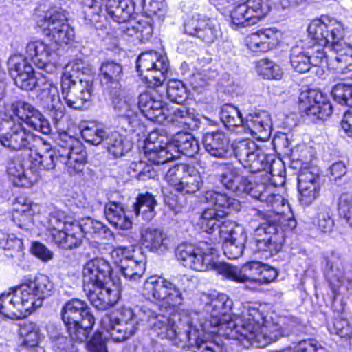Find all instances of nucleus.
Here are the masks:
<instances>
[{
	"instance_id": "nucleus-63",
	"label": "nucleus",
	"mask_w": 352,
	"mask_h": 352,
	"mask_svg": "<svg viewBox=\"0 0 352 352\" xmlns=\"http://www.w3.org/2000/svg\"><path fill=\"white\" fill-rule=\"evenodd\" d=\"M338 210L340 217L352 228V194L344 192L340 195Z\"/></svg>"
},
{
	"instance_id": "nucleus-18",
	"label": "nucleus",
	"mask_w": 352,
	"mask_h": 352,
	"mask_svg": "<svg viewBox=\"0 0 352 352\" xmlns=\"http://www.w3.org/2000/svg\"><path fill=\"white\" fill-rule=\"evenodd\" d=\"M233 151L239 161L251 172H260L267 166L266 156L252 140H243L236 142Z\"/></svg>"
},
{
	"instance_id": "nucleus-29",
	"label": "nucleus",
	"mask_w": 352,
	"mask_h": 352,
	"mask_svg": "<svg viewBox=\"0 0 352 352\" xmlns=\"http://www.w3.org/2000/svg\"><path fill=\"white\" fill-rule=\"evenodd\" d=\"M272 126L271 117L267 111H254L245 116L243 129L257 140L265 141L270 137Z\"/></svg>"
},
{
	"instance_id": "nucleus-31",
	"label": "nucleus",
	"mask_w": 352,
	"mask_h": 352,
	"mask_svg": "<svg viewBox=\"0 0 352 352\" xmlns=\"http://www.w3.org/2000/svg\"><path fill=\"white\" fill-rule=\"evenodd\" d=\"M87 293L91 305L98 310H106L113 307L119 299L118 288L113 285L111 287L110 282L103 285L94 286Z\"/></svg>"
},
{
	"instance_id": "nucleus-38",
	"label": "nucleus",
	"mask_w": 352,
	"mask_h": 352,
	"mask_svg": "<svg viewBox=\"0 0 352 352\" xmlns=\"http://www.w3.org/2000/svg\"><path fill=\"white\" fill-rule=\"evenodd\" d=\"M206 151L217 158H225L229 151V139L221 131L206 133L203 138Z\"/></svg>"
},
{
	"instance_id": "nucleus-24",
	"label": "nucleus",
	"mask_w": 352,
	"mask_h": 352,
	"mask_svg": "<svg viewBox=\"0 0 352 352\" xmlns=\"http://www.w3.org/2000/svg\"><path fill=\"white\" fill-rule=\"evenodd\" d=\"M138 112L142 113L148 120L162 122L168 116L170 110L164 105L162 97L153 90L139 95Z\"/></svg>"
},
{
	"instance_id": "nucleus-46",
	"label": "nucleus",
	"mask_w": 352,
	"mask_h": 352,
	"mask_svg": "<svg viewBox=\"0 0 352 352\" xmlns=\"http://www.w3.org/2000/svg\"><path fill=\"white\" fill-rule=\"evenodd\" d=\"M105 10L114 21L121 23L130 19L134 8L123 0H107Z\"/></svg>"
},
{
	"instance_id": "nucleus-49",
	"label": "nucleus",
	"mask_w": 352,
	"mask_h": 352,
	"mask_svg": "<svg viewBox=\"0 0 352 352\" xmlns=\"http://www.w3.org/2000/svg\"><path fill=\"white\" fill-rule=\"evenodd\" d=\"M20 334L23 337V346L21 347L19 352H38L35 346L41 338V333L35 323H24L21 327Z\"/></svg>"
},
{
	"instance_id": "nucleus-15",
	"label": "nucleus",
	"mask_w": 352,
	"mask_h": 352,
	"mask_svg": "<svg viewBox=\"0 0 352 352\" xmlns=\"http://www.w3.org/2000/svg\"><path fill=\"white\" fill-rule=\"evenodd\" d=\"M270 11L267 0H247L230 12L231 25L241 28L256 23Z\"/></svg>"
},
{
	"instance_id": "nucleus-40",
	"label": "nucleus",
	"mask_w": 352,
	"mask_h": 352,
	"mask_svg": "<svg viewBox=\"0 0 352 352\" xmlns=\"http://www.w3.org/2000/svg\"><path fill=\"white\" fill-rule=\"evenodd\" d=\"M206 245V243H200L187 267L199 272H205L214 268L217 271V266L221 263L216 264L213 262L212 254L214 250L212 248H205Z\"/></svg>"
},
{
	"instance_id": "nucleus-22",
	"label": "nucleus",
	"mask_w": 352,
	"mask_h": 352,
	"mask_svg": "<svg viewBox=\"0 0 352 352\" xmlns=\"http://www.w3.org/2000/svg\"><path fill=\"white\" fill-rule=\"evenodd\" d=\"M21 289L33 311L41 307L43 301L54 292V284L47 275L39 274L32 280L20 285Z\"/></svg>"
},
{
	"instance_id": "nucleus-33",
	"label": "nucleus",
	"mask_w": 352,
	"mask_h": 352,
	"mask_svg": "<svg viewBox=\"0 0 352 352\" xmlns=\"http://www.w3.org/2000/svg\"><path fill=\"white\" fill-rule=\"evenodd\" d=\"M7 173L10 180L16 186L30 188L40 178L36 170L32 168L25 169L19 160H14L8 163Z\"/></svg>"
},
{
	"instance_id": "nucleus-36",
	"label": "nucleus",
	"mask_w": 352,
	"mask_h": 352,
	"mask_svg": "<svg viewBox=\"0 0 352 352\" xmlns=\"http://www.w3.org/2000/svg\"><path fill=\"white\" fill-rule=\"evenodd\" d=\"M278 43V31L274 28L260 30L247 38V45L254 52H266L274 48Z\"/></svg>"
},
{
	"instance_id": "nucleus-27",
	"label": "nucleus",
	"mask_w": 352,
	"mask_h": 352,
	"mask_svg": "<svg viewBox=\"0 0 352 352\" xmlns=\"http://www.w3.org/2000/svg\"><path fill=\"white\" fill-rule=\"evenodd\" d=\"M163 140H159L156 133L149 134L144 147L148 160L155 164H164L178 158V152L172 141L166 142L162 146Z\"/></svg>"
},
{
	"instance_id": "nucleus-30",
	"label": "nucleus",
	"mask_w": 352,
	"mask_h": 352,
	"mask_svg": "<svg viewBox=\"0 0 352 352\" xmlns=\"http://www.w3.org/2000/svg\"><path fill=\"white\" fill-rule=\"evenodd\" d=\"M331 54L329 59L330 69L338 73H346L352 70V47L342 38L334 40L329 44Z\"/></svg>"
},
{
	"instance_id": "nucleus-28",
	"label": "nucleus",
	"mask_w": 352,
	"mask_h": 352,
	"mask_svg": "<svg viewBox=\"0 0 352 352\" xmlns=\"http://www.w3.org/2000/svg\"><path fill=\"white\" fill-rule=\"evenodd\" d=\"M263 263L258 261L247 263L241 268L228 263L217 266V272L224 278L235 282H258Z\"/></svg>"
},
{
	"instance_id": "nucleus-5",
	"label": "nucleus",
	"mask_w": 352,
	"mask_h": 352,
	"mask_svg": "<svg viewBox=\"0 0 352 352\" xmlns=\"http://www.w3.org/2000/svg\"><path fill=\"white\" fill-rule=\"evenodd\" d=\"M139 322L133 309L123 307L117 312L106 314L100 321L101 340L109 338L115 342H123L132 337L138 330Z\"/></svg>"
},
{
	"instance_id": "nucleus-8",
	"label": "nucleus",
	"mask_w": 352,
	"mask_h": 352,
	"mask_svg": "<svg viewBox=\"0 0 352 352\" xmlns=\"http://www.w3.org/2000/svg\"><path fill=\"white\" fill-rule=\"evenodd\" d=\"M40 138L27 130L21 122L14 119L0 122V143L11 151H32Z\"/></svg>"
},
{
	"instance_id": "nucleus-62",
	"label": "nucleus",
	"mask_w": 352,
	"mask_h": 352,
	"mask_svg": "<svg viewBox=\"0 0 352 352\" xmlns=\"http://www.w3.org/2000/svg\"><path fill=\"white\" fill-rule=\"evenodd\" d=\"M187 170L188 165L186 164L175 165L169 168L165 175V179L170 186H173L176 191H178Z\"/></svg>"
},
{
	"instance_id": "nucleus-57",
	"label": "nucleus",
	"mask_w": 352,
	"mask_h": 352,
	"mask_svg": "<svg viewBox=\"0 0 352 352\" xmlns=\"http://www.w3.org/2000/svg\"><path fill=\"white\" fill-rule=\"evenodd\" d=\"M256 70L259 76L267 80H280L283 75L281 67L267 58L261 59L257 63Z\"/></svg>"
},
{
	"instance_id": "nucleus-41",
	"label": "nucleus",
	"mask_w": 352,
	"mask_h": 352,
	"mask_svg": "<svg viewBox=\"0 0 352 352\" xmlns=\"http://www.w3.org/2000/svg\"><path fill=\"white\" fill-rule=\"evenodd\" d=\"M104 214L107 221L115 228L120 230L131 228L132 222L126 215L122 204L109 202L105 205Z\"/></svg>"
},
{
	"instance_id": "nucleus-23",
	"label": "nucleus",
	"mask_w": 352,
	"mask_h": 352,
	"mask_svg": "<svg viewBox=\"0 0 352 352\" xmlns=\"http://www.w3.org/2000/svg\"><path fill=\"white\" fill-rule=\"evenodd\" d=\"M307 31L309 36L316 41V44L329 45L334 40L343 37L342 25L327 16L312 21Z\"/></svg>"
},
{
	"instance_id": "nucleus-14",
	"label": "nucleus",
	"mask_w": 352,
	"mask_h": 352,
	"mask_svg": "<svg viewBox=\"0 0 352 352\" xmlns=\"http://www.w3.org/2000/svg\"><path fill=\"white\" fill-rule=\"evenodd\" d=\"M256 214L263 220L255 230L256 238L254 243L257 250L270 252L276 250L281 243L278 239V222L280 216L278 214H267L260 210H256Z\"/></svg>"
},
{
	"instance_id": "nucleus-4",
	"label": "nucleus",
	"mask_w": 352,
	"mask_h": 352,
	"mask_svg": "<svg viewBox=\"0 0 352 352\" xmlns=\"http://www.w3.org/2000/svg\"><path fill=\"white\" fill-rule=\"evenodd\" d=\"M60 315L69 335L79 341L88 340L95 318L85 300L79 298L68 300L62 307Z\"/></svg>"
},
{
	"instance_id": "nucleus-19",
	"label": "nucleus",
	"mask_w": 352,
	"mask_h": 352,
	"mask_svg": "<svg viewBox=\"0 0 352 352\" xmlns=\"http://www.w3.org/2000/svg\"><path fill=\"white\" fill-rule=\"evenodd\" d=\"M186 34L195 36L206 43H214L221 35L219 24L215 19L196 13L184 23Z\"/></svg>"
},
{
	"instance_id": "nucleus-13",
	"label": "nucleus",
	"mask_w": 352,
	"mask_h": 352,
	"mask_svg": "<svg viewBox=\"0 0 352 352\" xmlns=\"http://www.w3.org/2000/svg\"><path fill=\"white\" fill-rule=\"evenodd\" d=\"M8 119L22 121L34 130L47 135L51 133V125L44 116L32 104L24 100H16L6 107Z\"/></svg>"
},
{
	"instance_id": "nucleus-7",
	"label": "nucleus",
	"mask_w": 352,
	"mask_h": 352,
	"mask_svg": "<svg viewBox=\"0 0 352 352\" xmlns=\"http://www.w3.org/2000/svg\"><path fill=\"white\" fill-rule=\"evenodd\" d=\"M232 305L231 300L226 295L222 294L212 299L206 305V311L210 315V322L212 326L218 328L217 333L228 339L233 338L229 336V330H238L240 331V326L242 319V312L240 315H230Z\"/></svg>"
},
{
	"instance_id": "nucleus-48",
	"label": "nucleus",
	"mask_w": 352,
	"mask_h": 352,
	"mask_svg": "<svg viewBox=\"0 0 352 352\" xmlns=\"http://www.w3.org/2000/svg\"><path fill=\"white\" fill-rule=\"evenodd\" d=\"M49 336L54 352H78L77 344L85 342L77 340L70 335L67 337L58 331H50Z\"/></svg>"
},
{
	"instance_id": "nucleus-53",
	"label": "nucleus",
	"mask_w": 352,
	"mask_h": 352,
	"mask_svg": "<svg viewBox=\"0 0 352 352\" xmlns=\"http://www.w3.org/2000/svg\"><path fill=\"white\" fill-rule=\"evenodd\" d=\"M203 185L200 173L194 168L188 166L185 175L177 192L183 194H193Z\"/></svg>"
},
{
	"instance_id": "nucleus-12",
	"label": "nucleus",
	"mask_w": 352,
	"mask_h": 352,
	"mask_svg": "<svg viewBox=\"0 0 352 352\" xmlns=\"http://www.w3.org/2000/svg\"><path fill=\"white\" fill-rule=\"evenodd\" d=\"M60 161L67 172L72 175L82 172L87 164V152L82 144L66 133L60 135Z\"/></svg>"
},
{
	"instance_id": "nucleus-44",
	"label": "nucleus",
	"mask_w": 352,
	"mask_h": 352,
	"mask_svg": "<svg viewBox=\"0 0 352 352\" xmlns=\"http://www.w3.org/2000/svg\"><path fill=\"white\" fill-rule=\"evenodd\" d=\"M171 141L178 152V158L180 154L189 157H193L199 151L198 141L190 133H178Z\"/></svg>"
},
{
	"instance_id": "nucleus-43",
	"label": "nucleus",
	"mask_w": 352,
	"mask_h": 352,
	"mask_svg": "<svg viewBox=\"0 0 352 352\" xmlns=\"http://www.w3.org/2000/svg\"><path fill=\"white\" fill-rule=\"evenodd\" d=\"M26 54L36 66H43L46 61L57 56L56 52L42 41L30 42L26 46Z\"/></svg>"
},
{
	"instance_id": "nucleus-60",
	"label": "nucleus",
	"mask_w": 352,
	"mask_h": 352,
	"mask_svg": "<svg viewBox=\"0 0 352 352\" xmlns=\"http://www.w3.org/2000/svg\"><path fill=\"white\" fill-rule=\"evenodd\" d=\"M168 98L173 102L180 104L187 98L186 89L180 80H171L166 88Z\"/></svg>"
},
{
	"instance_id": "nucleus-16",
	"label": "nucleus",
	"mask_w": 352,
	"mask_h": 352,
	"mask_svg": "<svg viewBox=\"0 0 352 352\" xmlns=\"http://www.w3.org/2000/svg\"><path fill=\"white\" fill-rule=\"evenodd\" d=\"M76 222L72 221L64 211L54 210L51 212L47 219V231L53 241L60 248L65 250L72 249V229Z\"/></svg>"
},
{
	"instance_id": "nucleus-42",
	"label": "nucleus",
	"mask_w": 352,
	"mask_h": 352,
	"mask_svg": "<svg viewBox=\"0 0 352 352\" xmlns=\"http://www.w3.org/2000/svg\"><path fill=\"white\" fill-rule=\"evenodd\" d=\"M219 229L220 237L224 241L238 243L239 244H245L247 241V234L245 228L236 222L227 220L219 223Z\"/></svg>"
},
{
	"instance_id": "nucleus-51",
	"label": "nucleus",
	"mask_w": 352,
	"mask_h": 352,
	"mask_svg": "<svg viewBox=\"0 0 352 352\" xmlns=\"http://www.w3.org/2000/svg\"><path fill=\"white\" fill-rule=\"evenodd\" d=\"M104 146L116 157L123 155L131 148V144L125 141L124 137L117 132H108L104 139Z\"/></svg>"
},
{
	"instance_id": "nucleus-17",
	"label": "nucleus",
	"mask_w": 352,
	"mask_h": 352,
	"mask_svg": "<svg viewBox=\"0 0 352 352\" xmlns=\"http://www.w3.org/2000/svg\"><path fill=\"white\" fill-rule=\"evenodd\" d=\"M36 98L41 106L48 112L54 124L58 125L65 114V108L60 100L57 86L51 80L41 82Z\"/></svg>"
},
{
	"instance_id": "nucleus-21",
	"label": "nucleus",
	"mask_w": 352,
	"mask_h": 352,
	"mask_svg": "<svg viewBox=\"0 0 352 352\" xmlns=\"http://www.w3.org/2000/svg\"><path fill=\"white\" fill-rule=\"evenodd\" d=\"M10 291L0 296V312L5 317L12 319L25 318L30 315L32 310L20 285L10 289Z\"/></svg>"
},
{
	"instance_id": "nucleus-6",
	"label": "nucleus",
	"mask_w": 352,
	"mask_h": 352,
	"mask_svg": "<svg viewBox=\"0 0 352 352\" xmlns=\"http://www.w3.org/2000/svg\"><path fill=\"white\" fill-rule=\"evenodd\" d=\"M203 197L206 202L214 205L213 208L206 209L200 218L201 227L206 232H214L232 210H239L240 208L239 201L225 193L207 190L204 192Z\"/></svg>"
},
{
	"instance_id": "nucleus-2",
	"label": "nucleus",
	"mask_w": 352,
	"mask_h": 352,
	"mask_svg": "<svg viewBox=\"0 0 352 352\" xmlns=\"http://www.w3.org/2000/svg\"><path fill=\"white\" fill-rule=\"evenodd\" d=\"M261 305L247 303L243 306L240 331L229 330L233 340L246 339L252 342L265 346L283 336H288L293 329L288 325L283 327L267 318L260 309Z\"/></svg>"
},
{
	"instance_id": "nucleus-50",
	"label": "nucleus",
	"mask_w": 352,
	"mask_h": 352,
	"mask_svg": "<svg viewBox=\"0 0 352 352\" xmlns=\"http://www.w3.org/2000/svg\"><path fill=\"white\" fill-rule=\"evenodd\" d=\"M220 118L226 127L230 131L243 129L245 118L239 109L230 104H226L221 107Z\"/></svg>"
},
{
	"instance_id": "nucleus-39",
	"label": "nucleus",
	"mask_w": 352,
	"mask_h": 352,
	"mask_svg": "<svg viewBox=\"0 0 352 352\" xmlns=\"http://www.w3.org/2000/svg\"><path fill=\"white\" fill-rule=\"evenodd\" d=\"M142 244L152 252H164L168 248L170 240L162 230L147 228L141 232Z\"/></svg>"
},
{
	"instance_id": "nucleus-26",
	"label": "nucleus",
	"mask_w": 352,
	"mask_h": 352,
	"mask_svg": "<svg viewBox=\"0 0 352 352\" xmlns=\"http://www.w3.org/2000/svg\"><path fill=\"white\" fill-rule=\"evenodd\" d=\"M299 108L307 116L325 120L332 114L330 102L322 100V94L314 89L302 91L299 96Z\"/></svg>"
},
{
	"instance_id": "nucleus-10",
	"label": "nucleus",
	"mask_w": 352,
	"mask_h": 352,
	"mask_svg": "<svg viewBox=\"0 0 352 352\" xmlns=\"http://www.w3.org/2000/svg\"><path fill=\"white\" fill-rule=\"evenodd\" d=\"M137 71L140 76L148 73L144 77L149 86L158 87L165 82L169 68V63L166 56L155 51L142 52L136 62Z\"/></svg>"
},
{
	"instance_id": "nucleus-1",
	"label": "nucleus",
	"mask_w": 352,
	"mask_h": 352,
	"mask_svg": "<svg viewBox=\"0 0 352 352\" xmlns=\"http://www.w3.org/2000/svg\"><path fill=\"white\" fill-rule=\"evenodd\" d=\"M140 316L159 338L167 339L178 347L195 346L196 352H223V346L219 344L199 338L195 324L197 317L196 312H176L166 316L142 306L140 309Z\"/></svg>"
},
{
	"instance_id": "nucleus-35",
	"label": "nucleus",
	"mask_w": 352,
	"mask_h": 352,
	"mask_svg": "<svg viewBox=\"0 0 352 352\" xmlns=\"http://www.w3.org/2000/svg\"><path fill=\"white\" fill-rule=\"evenodd\" d=\"M324 274L334 295H337L345 280L343 261L338 254L332 252L326 258Z\"/></svg>"
},
{
	"instance_id": "nucleus-54",
	"label": "nucleus",
	"mask_w": 352,
	"mask_h": 352,
	"mask_svg": "<svg viewBox=\"0 0 352 352\" xmlns=\"http://www.w3.org/2000/svg\"><path fill=\"white\" fill-rule=\"evenodd\" d=\"M22 248L21 239L14 234L8 235L6 238L0 240V258L5 260L20 256Z\"/></svg>"
},
{
	"instance_id": "nucleus-34",
	"label": "nucleus",
	"mask_w": 352,
	"mask_h": 352,
	"mask_svg": "<svg viewBox=\"0 0 352 352\" xmlns=\"http://www.w3.org/2000/svg\"><path fill=\"white\" fill-rule=\"evenodd\" d=\"M220 182L228 189L240 195L247 190L248 177L241 175V170L232 164L221 165Z\"/></svg>"
},
{
	"instance_id": "nucleus-64",
	"label": "nucleus",
	"mask_w": 352,
	"mask_h": 352,
	"mask_svg": "<svg viewBox=\"0 0 352 352\" xmlns=\"http://www.w3.org/2000/svg\"><path fill=\"white\" fill-rule=\"evenodd\" d=\"M331 94L334 100L342 105L352 107V86L336 85L332 89Z\"/></svg>"
},
{
	"instance_id": "nucleus-20",
	"label": "nucleus",
	"mask_w": 352,
	"mask_h": 352,
	"mask_svg": "<svg viewBox=\"0 0 352 352\" xmlns=\"http://www.w3.org/2000/svg\"><path fill=\"white\" fill-rule=\"evenodd\" d=\"M72 228V249L80 246L83 237L94 240H109L113 237V232L107 226L89 217L82 219L80 223L76 222Z\"/></svg>"
},
{
	"instance_id": "nucleus-58",
	"label": "nucleus",
	"mask_w": 352,
	"mask_h": 352,
	"mask_svg": "<svg viewBox=\"0 0 352 352\" xmlns=\"http://www.w3.org/2000/svg\"><path fill=\"white\" fill-rule=\"evenodd\" d=\"M328 45L314 44L308 47L311 67H321L322 72L324 69H330V56L326 55L324 47Z\"/></svg>"
},
{
	"instance_id": "nucleus-61",
	"label": "nucleus",
	"mask_w": 352,
	"mask_h": 352,
	"mask_svg": "<svg viewBox=\"0 0 352 352\" xmlns=\"http://www.w3.org/2000/svg\"><path fill=\"white\" fill-rule=\"evenodd\" d=\"M8 65L10 74L13 78L34 70L26 58L18 56L11 57Z\"/></svg>"
},
{
	"instance_id": "nucleus-25",
	"label": "nucleus",
	"mask_w": 352,
	"mask_h": 352,
	"mask_svg": "<svg viewBox=\"0 0 352 352\" xmlns=\"http://www.w3.org/2000/svg\"><path fill=\"white\" fill-rule=\"evenodd\" d=\"M111 272L109 263L103 258H96L87 262L82 270L84 291L111 282Z\"/></svg>"
},
{
	"instance_id": "nucleus-9",
	"label": "nucleus",
	"mask_w": 352,
	"mask_h": 352,
	"mask_svg": "<svg viewBox=\"0 0 352 352\" xmlns=\"http://www.w3.org/2000/svg\"><path fill=\"white\" fill-rule=\"evenodd\" d=\"M111 257L122 275L129 281H137L144 274L146 256L140 248L118 246L111 252Z\"/></svg>"
},
{
	"instance_id": "nucleus-52",
	"label": "nucleus",
	"mask_w": 352,
	"mask_h": 352,
	"mask_svg": "<svg viewBox=\"0 0 352 352\" xmlns=\"http://www.w3.org/2000/svg\"><path fill=\"white\" fill-rule=\"evenodd\" d=\"M290 63L292 67L299 73H305L311 68L308 47L296 45L290 51Z\"/></svg>"
},
{
	"instance_id": "nucleus-32",
	"label": "nucleus",
	"mask_w": 352,
	"mask_h": 352,
	"mask_svg": "<svg viewBox=\"0 0 352 352\" xmlns=\"http://www.w3.org/2000/svg\"><path fill=\"white\" fill-rule=\"evenodd\" d=\"M36 144L34 147L33 159L45 170H53L61 165L60 161V147L58 149L52 148L50 144L40 138L37 139Z\"/></svg>"
},
{
	"instance_id": "nucleus-55",
	"label": "nucleus",
	"mask_w": 352,
	"mask_h": 352,
	"mask_svg": "<svg viewBox=\"0 0 352 352\" xmlns=\"http://www.w3.org/2000/svg\"><path fill=\"white\" fill-rule=\"evenodd\" d=\"M45 25L44 33L46 36H50L57 30L63 29V25H69L66 12L59 10L47 13L45 16Z\"/></svg>"
},
{
	"instance_id": "nucleus-3",
	"label": "nucleus",
	"mask_w": 352,
	"mask_h": 352,
	"mask_svg": "<svg viewBox=\"0 0 352 352\" xmlns=\"http://www.w3.org/2000/svg\"><path fill=\"white\" fill-rule=\"evenodd\" d=\"M92 68L82 60L68 63L61 77V94L68 107L80 109L93 94Z\"/></svg>"
},
{
	"instance_id": "nucleus-59",
	"label": "nucleus",
	"mask_w": 352,
	"mask_h": 352,
	"mask_svg": "<svg viewBox=\"0 0 352 352\" xmlns=\"http://www.w3.org/2000/svg\"><path fill=\"white\" fill-rule=\"evenodd\" d=\"M107 133L108 131L94 123L87 124L81 131L82 138L93 145H98L101 143L104 144Z\"/></svg>"
},
{
	"instance_id": "nucleus-45",
	"label": "nucleus",
	"mask_w": 352,
	"mask_h": 352,
	"mask_svg": "<svg viewBox=\"0 0 352 352\" xmlns=\"http://www.w3.org/2000/svg\"><path fill=\"white\" fill-rule=\"evenodd\" d=\"M156 206L157 201L152 194H140L132 206V212L136 217L141 215L144 220L151 221L155 216Z\"/></svg>"
},
{
	"instance_id": "nucleus-56",
	"label": "nucleus",
	"mask_w": 352,
	"mask_h": 352,
	"mask_svg": "<svg viewBox=\"0 0 352 352\" xmlns=\"http://www.w3.org/2000/svg\"><path fill=\"white\" fill-rule=\"evenodd\" d=\"M45 25L44 33L46 36H50L57 30L63 29V25H69L66 12L59 10L47 13L45 16Z\"/></svg>"
},
{
	"instance_id": "nucleus-47",
	"label": "nucleus",
	"mask_w": 352,
	"mask_h": 352,
	"mask_svg": "<svg viewBox=\"0 0 352 352\" xmlns=\"http://www.w3.org/2000/svg\"><path fill=\"white\" fill-rule=\"evenodd\" d=\"M101 80L109 86V89H120L119 82L122 76V66L114 61L103 63L100 67Z\"/></svg>"
},
{
	"instance_id": "nucleus-11",
	"label": "nucleus",
	"mask_w": 352,
	"mask_h": 352,
	"mask_svg": "<svg viewBox=\"0 0 352 352\" xmlns=\"http://www.w3.org/2000/svg\"><path fill=\"white\" fill-rule=\"evenodd\" d=\"M141 294L148 300H163L173 307L182 305L184 300L180 289L174 283L155 276L144 281Z\"/></svg>"
},
{
	"instance_id": "nucleus-37",
	"label": "nucleus",
	"mask_w": 352,
	"mask_h": 352,
	"mask_svg": "<svg viewBox=\"0 0 352 352\" xmlns=\"http://www.w3.org/2000/svg\"><path fill=\"white\" fill-rule=\"evenodd\" d=\"M115 111L119 116L129 119V123L135 122L138 116V107L135 100L130 96H123V91L120 89H112L109 91Z\"/></svg>"
}]
</instances>
